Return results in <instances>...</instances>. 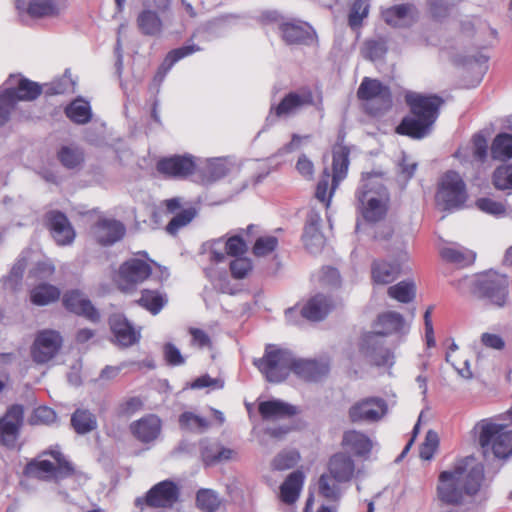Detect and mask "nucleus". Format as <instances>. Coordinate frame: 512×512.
Wrapping results in <instances>:
<instances>
[{"mask_svg":"<svg viewBox=\"0 0 512 512\" xmlns=\"http://www.w3.org/2000/svg\"><path fill=\"white\" fill-rule=\"evenodd\" d=\"M415 284L412 281H401L388 288V295L402 303H409L415 297Z\"/></svg>","mask_w":512,"mask_h":512,"instance_id":"obj_49","label":"nucleus"},{"mask_svg":"<svg viewBox=\"0 0 512 512\" xmlns=\"http://www.w3.org/2000/svg\"><path fill=\"white\" fill-rule=\"evenodd\" d=\"M440 255L445 261L461 267L472 264L476 257L473 251L468 250L457 243H450L441 248Z\"/></svg>","mask_w":512,"mask_h":512,"instance_id":"obj_37","label":"nucleus"},{"mask_svg":"<svg viewBox=\"0 0 512 512\" xmlns=\"http://www.w3.org/2000/svg\"><path fill=\"white\" fill-rule=\"evenodd\" d=\"M224 498L213 489L201 488L196 492V507L202 512H217L224 505Z\"/></svg>","mask_w":512,"mask_h":512,"instance_id":"obj_39","label":"nucleus"},{"mask_svg":"<svg viewBox=\"0 0 512 512\" xmlns=\"http://www.w3.org/2000/svg\"><path fill=\"white\" fill-rule=\"evenodd\" d=\"M304 483V474L297 470L288 475L280 487V498L286 504L294 503Z\"/></svg>","mask_w":512,"mask_h":512,"instance_id":"obj_38","label":"nucleus"},{"mask_svg":"<svg viewBox=\"0 0 512 512\" xmlns=\"http://www.w3.org/2000/svg\"><path fill=\"white\" fill-rule=\"evenodd\" d=\"M282 39L287 44L306 43L312 39V27L301 22H284L279 25Z\"/></svg>","mask_w":512,"mask_h":512,"instance_id":"obj_32","label":"nucleus"},{"mask_svg":"<svg viewBox=\"0 0 512 512\" xmlns=\"http://www.w3.org/2000/svg\"><path fill=\"white\" fill-rule=\"evenodd\" d=\"M342 443L357 456L368 455L374 445L368 435L358 430L346 431L343 435Z\"/></svg>","mask_w":512,"mask_h":512,"instance_id":"obj_35","label":"nucleus"},{"mask_svg":"<svg viewBox=\"0 0 512 512\" xmlns=\"http://www.w3.org/2000/svg\"><path fill=\"white\" fill-rule=\"evenodd\" d=\"M487 140L482 134L473 137V154L476 159L483 161L487 156Z\"/></svg>","mask_w":512,"mask_h":512,"instance_id":"obj_64","label":"nucleus"},{"mask_svg":"<svg viewBox=\"0 0 512 512\" xmlns=\"http://www.w3.org/2000/svg\"><path fill=\"white\" fill-rule=\"evenodd\" d=\"M181 429L194 433H204L211 426V423L204 417L191 411L182 413L179 417Z\"/></svg>","mask_w":512,"mask_h":512,"instance_id":"obj_45","label":"nucleus"},{"mask_svg":"<svg viewBox=\"0 0 512 512\" xmlns=\"http://www.w3.org/2000/svg\"><path fill=\"white\" fill-rule=\"evenodd\" d=\"M409 256L407 251L403 250L399 254L398 260L395 263L387 260L374 261L371 266L372 280L376 284L386 285L393 282L401 272V263L408 260Z\"/></svg>","mask_w":512,"mask_h":512,"instance_id":"obj_18","label":"nucleus"},{"mask_svg":"<svg viewBox=\"0 0 512 512\" xmlns=\"http://www.w3.org/2000/svg\"><path fill=\"white\" fill-rule=\"evenodd\" d=\"M195 164L190 156H172L162 159L157 164L159 172L172 177H185L191 174Z\"/></svg>","mask_w":512,"mask_h":512,"instance_id":"obj_27","label":"nucleus"},{"mask_svg":"<svg viewBox=\"0 0 512 512\" xmlns=\"http://www.w3.org/2000/svg\"><path fill=\"white\" fill-rule=\"evenodd\" d=\"M110 326L115 337V341L119 346H132L140 339V331L136 330L121 314H114L111 316Z\"/></svg>","mask_w":512,"mask_h":512,"instance_id":"obj_24","label":"nucleus"},{"mask_svg":"<svg viewBox=\"0 0 512 512\" xmlns=\"http://www.w3.org/2000/svg\"><path fill=\"white\" fill-rule=\"evenodd\" d=\"M467 191L461 176L455 171L446 172L436 193V202L445 210L459 209L467 200Z\"/></svg>","mask_w":512,"mask_h":512,"instance_id":"obj_8","label":"nucleus"},{"mask_svg":"<svg viewBox=\"0 0 512 512\" xmlns=\"http://www.w3.org/2000/svg\"><path fill=\"white\" fill-rule=\"evenodd\" d=\"M49 227L56 243L60 246L70 245L75 239V231L68 218L61 212L48 214Z\"/></svg>","mask_w":512,"mask_h":512,"instance_id":"obj_25","label":"nucleus"},{"mask_svg":"<svg viewBox=\"0 0 512 512\" xmlns=\"http://www.w3.org/2000/svg\"><path fill=\"white\" fill-rule=\"evenodd\" d=\"M369 5L367 0H356L349 14V24L351 27H358L362 20L368 15Z\"/></svg>","mask_w":512,"mask_h":512,"instance_id":"obj_58","label":"nucleus"},{"mask_svg":"<svg viewBox=\"0 0 512 512\" xmlns=\"http://www.w3.org/2000/svg\"><path fill=\"white\" fill-rule=\"evenodd\" d=\"M247 250V245L239 235H234L227 240L217 238L205 242L201 247V254L205 260L212 264L222 263L226 260V256L243 255Z\"/></svg>","mask_w":512,"mask_h":512,"instance_id":"obj_10","label":"nucleus"},{"mask_svg":"<svg viewBox=\"0 0 512 512\" xmlns=\"http://www.w3.org/2000/svg\"><path fill=\"white\" fill-rule=\"evenodd\" d=\"M167 214H175L166 226V231L170 235H176L177 232L187 226L196 216L197 211L189 207L177 212L181 207L180 198H171L163 202Z\"/></svg>","mask_w":512,"mask_h":512,"instance_id":"obj_21","label":"nucleus"},{"mask_svg":"<svg viewBox=\"0 0 512 512\" xmlns=\"http://www.w3.org/2000/svg\"><path fill=\"white\" fill-rule=\"evenodd\" d=\"M388 412V404L381 397H366L354 402L348 409V418L355 424L381 421Z\"/></svg>","mask_w":512,"mask_h":512,"instance_id":"obj_11","label":"nucleus"},{"mask_svg":"<svg viewBox=\"0 0 512 512\" xmlns=\"http://www.w3.org/2000/svg\"><path fill=\"white\" fill-rule=\"evenodd\" d=\"M60 297V290L50 284H39L30 292V298L33 304L38 306L48 305Z\"/></svg>","mask_w":512,"mask_h":512,"instance_id":"obj_44","label":"nucleus"},{"mask_svg":"<svg viewBox=\"0 0 512 512\" xmlns=\"http://www.w3.org/2000/svg\"><path fill=\"white\" fill-rule=\"evenodd\" d=\"M60 162L67 168H75L82 160L83 155L77 148L64 146L58 153Z\"/></svg>","mask_w":512,"mask_h":512,"instance_id":"obj_54","label":"nucleus"},{"mask_svg":"<svg viewBox=\"0 0 512 512\" xmlns=\"http://www.w3.org/2000/svg\"><path fill=\"white\" fill-rule=\"evenodd\" d=\"M154 5H151L147 1L144 2V8L137 17V26L140 32L147 36H158L161 34L163 29V22L159 17L160 11L156 9Z\"/></svg>","mask_w":512,"mask_h":512,"instance_id":"obj_29","label":"nucleus"},{"mask_svg":"<svg viewBox=\"0 0 512 512\" xmlns=\"http://www.w3.org/2000/svg\"><path fill=\"white\" fill-rule=\"evenodd\" d=\"M321 221L318 212L311 211L307 216L303 241L306 249L312 254L319 253L325 245V237L320 231Z\"/></svg>","mask_w":512,"mask_h":512,"instance_id":"obj_23","label":"nucleus"},{"mask_svg":"<svg viewBox=\"0 0 512 512\" xmlns=\"http://www.w3.org/2000/svg\"><path fill=\"white\" fill-rule=\"evenodd\" d=\"M330 300L324 295H316L309 299L300 309L301 316L309 321L322 320L331 309Z\"/></svg>","mask_w":512,"mask_h":512,"instance_id":"obj_36","label":"nucleus"},{"mask_svg":"<svg viewBox=\"0 0 512 512\" xmlns=\"http://www.w3.org/2000/svg\"><path fill=\"white\" fill-rule=\"evenodd\" d=\"M65 112L69 119L78 124H84L91 118L89 103L82 99L73 101L69 106H67Z\"/></svg>","mask_w":512,"mask_h":512,"instance_id":"obj_47","label":"nucleus"},{"mask_svg":"<svg viewBox=\"0 0 512 512\" xmlns=\"http://www.w3.org/2000/svg\"><path fill=\"white\" fill-rule=\"evenodd\" d=\"M62 8L54 0H31L27 13L33 18L55 17Z\"/></svg>","mask_w":512,"mask_h":512,"instance_id":"obj_43","label":"nucleus"},{"mask_svg":"<svg viewBox=\"0 0 512 512\" xmlns=\"http://www.w3.org/2000/svg\"><path fill=\"white\" fill-rule=\"evenodd\" d=\"M483 480V467L473 459L466 458L455 463L452 469L439 475L437 496L447 504H458L464 494L474 495Z\"/></svg>","mask_w":512,"mask_h":512,"instance_id":"obj_1","label":"nucleus"},{"mask_svg":"<svg viewBox=\"0 0 512 512\" xmlns=\"http://www.w3.org/2000/svg\"><path fill=\"white\" fill-rule=\"evenodd\" d=\"M4 95L11 96L13 100V106L20 100L31 101L36 99L41 93V87L32 81L27 79H21L18 77H11L6 82V87L1 88Z\"/></svg>","mask_w":512,"mask_h":512,"instance_id":"obj_17","label":"nucleus"},{"mask_svg":"<svg viewBox=\"0 0 512 512\" xmlns=\"http://www.w3.org/2000/svg\"><path fill=\"white\" fill-rule=\"evenodd\" d=\"M474 431L485 457L507 459L512 456V429L508 424L500 423L497 417L485 418L476 423Z\"/></svg>","mask_w":512,"mask_h":512,"instance_id":"obj_3","label":"nucleus"},{"mask_svg":"<svg viewBox=\"0 0 512 512\" xmlns=\"http://www.w3.org/2000/svg\"><path fill=\"white\" fill-rule=\"evenodd\" d=\"M22 421V406H12L4 417L0 419V443L6 446H13L17 440Z\"/></svg>","mask_w":512,"mask_h":512,"instance_id":"obj_19","label":"nucleus"},{"mask_svg":"<svg viewBox=\"0 0 512 512\" xmlns=\"http://www.w3.org/2000/svg\"><path fill=\"white\" fill-rule=\"evenodd\" d=\"M313 105V93L308 88L288 93L280 103L271 108L277 117H291L298 114L307 106Z\"/></svg>","mask_w":512,"mask_h":512,"instance_id":"obj_15","label":"nucleus"},{"mask_svg":"<svg viewBox=\"0 0 512 512\" xmlns=\"http://www.w3.org/2000/svg\"><path fill=\"white\" fill-rule=\"evenodd\" d=\"M252 269L251 260L246 257H237L230 263V270L233 277L242 279L248 275Z\"/></svg>","mask_w":512,"mask_h":512,"instance_id":"obj_59","label":"nucleus"},{"mask_svg":"<svg viewBox=\"0 0 512 512\" xmlns=\"http://www.w3.org/2000/svg\"><path fill=\"white\" fill-rule=\"evenodd\" d=\"M338 482L330 474H323L318 481L319 494L328 501H338L342 492Z\"/></svg>","mask_w":512,"mask_h":512,"instance_id":"obj_46","label":"nucleus"},{"mask_svg":"<svg viewBox=\"0 0 512 512\" xmlns=\"http://www.w3.org/2000/svg\"><path fill=\"white\" fill-rule=\"evenodd\" d=\"M133 435L141 442L155 440L161 432V421L155 415H147L131 424Z\"/></svg>","mask_w":512,"mask_h":512,"instance_id":"obj_31","label":"nucleus"},{"mask_svg":"<svg viewBox=\"0 0 512 512\" xmlns=\"http://www.w3.org/2000/svg\"><path fill=\"white\" fill-rule=\"evenodd\" d=\"M355 473V464L353 459L345 453H337L329 461V474L341 483L348 482Z\"/></svg>","mask_w":512,"mask_h":512,"instance_id":"obj_33","label":"nucleus"},{"mask_svg":"<svg viewBox=\"0 0 512 512\" xmlns=\"http://www.w3.org/2000/svg\"><path fill=\"white\" fill-rule=\"evenodd\" d=\"M188 332L191 335V346L199 349L211 347V339L204 330L190 327Z\"/></svg>","mask_w":512,"mask_h":512,"instance_id":"obj_60","label":"nucleus"},{"mask_svg":"<svg viewBox=\"0 0 512 512\" xmlns=\"http://www.w3.org/2000/svg\"><path fill=\"white\" fill-rule=\"evenodd\" d=\"M278 245V239L274 236L259 237L253 247L254 255L266 256L273 252Z\"/></svg>","mask_w":512,"mask_h":512,"instance_id":"obj_57","label":"nucleus"},{"mask_svg":"<svg viewBox=\"0 0 512 512\" xmlns=\"http://www.w3.org/2000/svg\"><path fill=\"white\" fill-rule=\"evenodd\" d=\"M296 169L298 173L304 178L311 180L314 175V165L313 162L304 154L299 156Z\"/></svg>","mask_w":512,"mask_h":512,"instance_id":"obj_63","label":"nucleus"},{"mask_svg":"<svg viewBox=\"0 0 512 512\" xmlns=\"http://www.w3.org/2000/svg\"><path fill=\"white\" fill-rule=\"evenodd\" d=\"M167 300L157 291L145 290L139 299L141 306L146 308L152 314L156 315L160 312Z\"/></svg>","mask_w":512,"mask_h":512,"instance_id":"obj_50","label":"nucleus"},{"mask_svg":"<svg viewBox=\"0 0 512 512\" xmlns=\"http://www.w3.org/2000/svg\"><path fill=\"white\" fill-rule=\"evenodd\" d=\"M46 455H50L53 461L40 458L27 464L25 473L29 477L41 480H57L70 476L74 473L72 464L66 460L58 447H54L43 452L42 456Z\"/></svg>","mask_w":512,"mask_h":512,"instance_id":"obj_5","label":"nucleus"},{"mask_svg":"<svg viewBox=\"0 0 512 512\" xmlns=\"http://www.w3.org/2000/svg\"><path fill=\"white\" fill-rule=\"evenodd\" d=\"M65 307L73 313L83 315L91 321H97L99 314L85 295L79 291H71L64 295Z\"/></svg>","mask_w":512,"mask_h":512,"instance_id":"obj_30","label":"nucleus"},{"mask_svg":"<svg viewBox=\"0 0 512 512\" xmlns=\"http://www.w3.org/2000/svg\"><path fill=\"white\" fill-rule=\"evenodd\" d=\"M491 153L494 159L512 158V135L507 133L497 135L492 143Z\"/></svg>","mask_w":512,"mask_h":512,"instance_id":"obj_48","label":"nucleus"},{"mask_svg":"<svg viewBox=\"0 0 512 512\" xmlns=\"http://www.w3.org/2000/svg\"><path fill=\"white\" fill-rule=\"evenodd\" d=\"M359 210L363 218L371 223L378 222L387 214L390 196L381 176L367 173L356 193Z\"/></svg>","mask_w":512,"mask_h":512,"instance_id":"obj_4","label":"nucleus"},{"mask_svg":"<svg viewBox=\"0 0 512 512\" xmlns=\"http://www.w3.org/2000/svg\"><path fill=\"white\" fill-rule=\"evenodd\" d=\"M508 278L497 272H488L477 277L473 292L490 304L503 307L508 299Z\"/></svg>","mask_w":512,"mask_h":512,"instance_id":"obj_7","label":"nucleus"},{"mask_svg":"<svg viewBox=\"0 0 512 512\" xmlns=\"http://www.w3.org/2000/svg\"><path fill=\"white\" fill-rule=\"evenodd\" d=\"M199 50V47L195 45H186L180 48L172 50L167 57L165 58L163 64L160 66L158 72L154 77V81L160 84L165 78L167 72L171 69V67L178 62L180 59L191 55L192 53Z\"/></svg>","mask_w":512,"mask_h":512,"instance_id":"obj_40","label":"nucleus"},{"mask_svg":"<svg viewBox=\"0 0 512 512\" xmlns=\"http://www.w3.org/2000/svg\"><path fill=\"white\" fill-rule=\"evenodd\" d=\"M357 95L365 102V109L370 114H380L392 105L389 87L376 79L365 77L358 88Z\"/></svg>","mask_w":512,"mask_h":512,"instance_id":"obj_9","label":"nucleus"},{"mask_svg":"<svg viewBox=\"0 0 512 512\" xmlns=\"http://www.w3.org/2000/svg\"><path fill=\"white\" fill-rule=\"evenodd\" d=\"M360 353L371 364L377 367L391 368L395 363L394 353L383 346L382 338L375 333H366L360 342Z\"/></svg>","mask_w":512,"mask_h":512,"instance_id":"obj_12","label":"nucleus"},{"mask_svg":"<svg viewBox=\"0 0 512 512\" xmlns=\"http://www.w3.org/2000/svg\"><path fill=\"white\" fill-rule=\"evenodd\" d=\"M63 339L59 332L45 329L35 337L31 355L36 363L44 364L53 359L62 347Z\"/></svg>","mask_w":512,"mask_h":512,"instance_id":"obj_13","label":"nucleus"},{"mask_svg":"<svg viewBox=\"0 0 512 512\" xmlns=\"http://www.w3.org/2000/svg\"><path fill=\"white\" fill-rule=\"evenodd\" d=\"M299 460V454L296 451H283L273 460L272 466L276 470H287L294 467Z\"/></svg>","mask_w":512,"mask_h":512,"instance_id":"obj_55","label":"nucleus"},{"mask_svg":"<svg viewBox=\"0 0 512 512\" xmlns=\"http://www.w3.org/2000/svg\"><path fill=\"white\" fill-rule=\"evenodd\" d=\"M291 371L302 379L317 381L328 373L329 365L324 361L293 358Z\"/></svg>","mask_w":512,"mask_h":512,"instance_id":"obj_28","label":"nucleus"},{"mask_svg":"<svg viewBox=\"0 0 512 512\" xmlns=\"http://www.w3.org/2000/svg\"><path fill=\"white\" fill-rule=\"evenodd\" d=\"M71 425L78 434H87L97 428L96 416L87 409H77L71 417Z\"/></svg>","mask_w":512,"mask_h":512,"instance_id":"obj_42","label":"nucleus"},{"mask_svg":"<svg viewBox=\"0 0 512 512\" xmlns=\"http://www.w3.org/2000/svg\"><path fill=\"white\" fill-rule=\"evenodd\" d=\"M151 267L140 259H130L124 262L119 268V280L123 289L129 285L143 282L151 274Z\"/></svg>","mask_w":512,"mask_h":512,"instance_id":"obj_20","label":"nucleus"},{"mask_svg":"<svg viewBox=\"0 0 512 512\" xmlns=\"http://www.w3.org/2000/svg\"><path fill=\"white\" fill-rule=\"evenodd\" d=\"M56 420V413L53 409L40 406L34 410L32 421L37 424H51Z\"/></svg>","mask_w":512,"mask_h":512,"instance_id":"obj_62","label":"nucleus"},{"mask_svg":"<svg viewBox=\"0 0 512 512\" xmlns=\"http://www.w3.org/2000/svg\"><path fill=\"white\" fill-rule=\"evenodd\" d=\"M164 357L168 364L172 366H180L185 363V358L180 350L172 343H167L163 348Z\"/></svg>","mask_w":512,"mask_h":512,"instance_id":"obj_61","label":"nucleus"},{"mask_svg":"<svg viewBox=\"0 0 512 512\" xmlns=\"http://www.w3.org/2000/svg\"><path fill=\"white\" fill-rule=\"evenodd\" d=\"M409 324L403 316L394 311H387L380 314L375 322V331L378 337L388 335H406L409 332Z\"/></svg>","mask_w":512,"mask_h":512,"instance_id":"obj_22","label":"nucleus"},{"mask_svg":"<svg viewBox=\"0 0 512 512\" xmlns=\"http://www.w3.org/2000/svg\"><path fill=\"white\" fill-rule=\"evenodd\" d=\"M493 184L496 189L512 192V164L501 165L493 174Z\"/></svg>","mask_w":512,"mask_h":512,"instance_id":"obj_51","label":"nucleus"},{"mask_svg":"<svg viewBox=\"0 0 512 512\" xmlns=\"http://www.w3.org/2000/svg\"><path fill=\"white\" fill-rule=\"evenodd\" d=\"M475 205L480 211L495 217L507 215L504 203L495 201L491 198H479L476 200Z\"/></svg>","mask_w":512,"mask_h":512,"instance_id":"obj_53","label":"nucleus"},{"mask_svg":"<svg viewBox=\"0 0 512 512\" xmlns=\"http://www.w3.org/2000/svg\"><path fill=\"white\" fill-rule=\"evenodd\" d=\"M349 166V151L339 146L333 151V189L346 177Z\"/></svg>","mask_w":512,"mask_h":512,"instance_id":"obj_41","label":"nucleus"},{"mask_svg":"<svg viewBox=\"0 0 512 512\" xmlns=\"http://www.w3.org/2000/svg\"><path fill=\"white\" fill-rule=\"evenodd\" d=\"M329 178H330V174H329L328 170L325 169L323 171L321 180L317 184V188H316V192H315L316 198L319 201L326 203L327 207L329 206L332 194L335 191V189H333V184H332L331 188L329 190V193H328Z\"/></svg>","mask_w":512,"mask_h":512,"instance_id":"obj_56","label":"nucleus"},{"mask_svg":"<svg viewBox=\"0 0 512 512\" xmlns=\"http://www.w3.org/2000/svg\"><path fill=\"white\" fill-rule=\"evenodd\" d=\"M405 100L411 114L403 118L397 127V132L414 139H422L430 134L443 101L436 95H423L416 92H408Z\"/></svg>","mask_w":512,"mask_h":512,"instance_id":"obj_2","label":"nucleus"},{"mask_svg":"<svg viewBox=\"0 0 512 512\" xmlns=\"http://www.w3.org/2000/svg\"><path fill=\"white\" fill-rule=\"evenodd\" d=\"M179 497L178 486L170 481L164 480L154 485L146 494L144 499H136V505L145 502L150 507L168 508L177 502Z\"/></svg>","mask_w":512,"mask_h":512,"instance_id":"obj_14","label":"nucleus"},{"mask_svg":"<svg viewBox=\"0 0 512 512\" xmlns=\"http://www.w3.org/2000/svg\"><path fill=\"white\" fill-rule=\"evenodd\" d=\"M91 236L101 245L108 246L119 241L125 234L124 225L114 219H99L91 228Z\"/></svg>","mask_w":512,"mask_h":512,"instance_id":"obj_16","label":"nucleus"},{"mask_svg":"<svg viewBox=\"0 0 512 512\" xmlns=\"http://www.w3.org/2000/svg\"><path fill=\"white\" fill-rule=\"evenodd\" d=\"M384 21L393 27H408L418 18V11L412 4H400L382 12Z\"/></svg>","mask_w":512,"mask_h":512,"instance_id":"obj_26","label":"nucleus"},{"mask_svg":"<svg viewBox=\"0 0 512 512\" xmlns=\"http://www.w3.org/2000/svg\"><path fill=\"white\" fill-rule=\"evenodd\" d=\"M258 410L262 418L266 420H278L297 413L295 406L278 399L259 403Z\"/></svg>","mask_w":512,"mask_h":512,"instance_id":"obj_34","label":"nucleus"},{"mask_svg":"<svg viewBox=\"0 0 512 512\" xmlns=\"http://www.w3.org/2000/svg\"><path fill=\"white\" fill-rule=\"evenodd\" d=\"M228 172L227 163L223 159H214L207 163L203 172L204 180L207 183L217 181Z\"/></svg>","mask_w":512,"mask_h":512,"instance_id":"obj_52","label":"nucleus"},{"mask_svg":"<svg viewBox=\"0 0 512 512\" xmlns=\"http://www.w3.org/2000/svg\"><path fill=\"white\" fill-rule=\"evenodd\" d=\"M254 364L269 382L279 383L286 379L292 370L293 357L286 350L269 346L264 356L255 360Z\"/></svg>","mask_w":512,"mask_h":512,"instance_id":"obj_6","label":"nucleus"}]
</instances>
